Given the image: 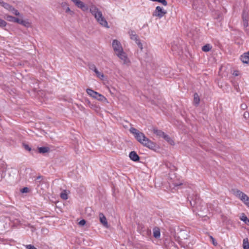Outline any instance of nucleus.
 Returning a JSON list of instances; mask_svg holds the SVG:
<instances>
[{"mask_svg": "<svg viewBox=\"0 0 249 249\" xmlns=\"http://www.w3.org/2000/svg\"><path fill=\"white\" fill-rule=\"evenodd\" d=\"M89 68L90 70L93 71L94 72L97 69L96 67L94 64H91L89 66Z\"/></svg>", "mask_w": 249, "mask_h": 249, "instance_id": "c85d7f7f", "label": "nucleus"}, {"mask_svg": "<svg viewBox=\"0 0 249 249\" xmlns=\"http://www.w3.org/2000/svg\"><path fill=\"white\" fill-rule=\"evenodd\" d=\"M241 220L244 221L247 225H249V219L245 215L242 216L240 218Z\"/></svg>", "mask_w": 249, "mask_h": 249, "instance_id": "a878e982", "label": "nucleus"}, {"mask_svg": "<svg viewBox=\"0 0 249 249\" xmlns=\"http://www.w3.org/2000/svg\"><path fill=\"white\" fill-rule=\"evenodd\" d=\"M243 20V25L245 27H247L248 26V19H244Z\"/></svg>", "mask_w": 249, "mask_h": 249, "instance_id": "f704fd0d", "label": "nucleus"}, {"mask_svg": "<svg viewBox=\"0 0 249 249\" xmlns=\"http://www.w3.org/2000/svg\"><path fill=\"white\" fill-rule=\"evenodd\" d=\"M116 54L122 60L123 64L126 65L130 64V61L124 51Z\"/></svg>", "mask_w": 249, "mask_h": 249, "instance_id": "0eeeda50", "label": "nucleus"}, {"mask_svg": "<svg viewBox=\"0 0 249 249\" xmlns=\"http://www.w3.org/2000/svg\"><path fill=\"white\" fill-rule=\"evenodd\" d=\"M144 146L154 151H157L160 149L159 144L154 141H139Z\"/></svg>", "mask_w": 249, "mask_h": 249, "instance_id": "20e7f679", "label": "nucleus"}, {"mask_svg": "<svg viewBox=\"0 0 249 249\" xmlns=\"http://www.w3.org/2000/svg\"><path fill=\"white\" fill-rule=\"evenodd\" d=\"M129 36L130 37V38L132 40H134L135 41H137V36L135 34V32L134 31H130L129 32Z\"/></svg>", "mask_w": 249, "mask_h": 249, "instance_id": "412c9836", "label": "nucleus"}, {"mask_svg": "<svg viewBox=\"0 0 249 249\" xmlns=\"http://www.w3.org/2000/svg\"><path fill=\"white\" fill-rule=\"evenodd\" d=\"M86 91L90 96L96 99L98 101L101 102H106L107 101V98L104 96L90 89H87Z\"/></svg>", "mask_w": 249, "mask_h": 249, "instance_id": "7ed1b4c3", "label": "nucleus"}, {"mask_svg": "<svg viewBox=\"0 0 249 249\" xmlns=\"http://www.w3.org/2000/svg\"><path fill=\"white\" fill-rule=\"evenodd\" d=\"M10 11H11L13 13V14L16 16H20V13L17 10H16L15 8H14V7H13L12 8V9Z\"/></svg>", "mask_w": 249, "mask_h": 249, "instance_id": "bb28decb", "label": "nucleus"}, {"mask_svg": "<svg viewBox=\"0 0 249 249\" xmlns=\"http://www.w3.org/2000/svg\"><path fill=\"white\" fill-rule=\"evenodd\" d=\"M108 89L110 93V94L111 95H113L114 94V92L112 90H111L108 88Z\"/></svg>", "mask_w": 249, "mask_h": 249, "instance_id": "a19ab883", "label": "nucleus"}, {"mask_svg": "<svg viewBox=\"0 0 249 249\" xmlns=\"http://www.w3.org/2000/svg\"><path fill=\"white\" fill-rule=\"evenodd\" d=\"M112 47L115 54H117L122 51H123L121 44L117 40H113L112 42Z\"/></svg>", "mask_w": 249, "mask_h": 249, "instance_id": "1a4fd4ad", "label": "nucleus"}, {"mask_svg": "<svg viewBox=\"0 0 249 249\" xmlns=\"http://www.w3.org/2000/svg\"><path fill=\"white\" fill-rule=\"evenodd\" d=\"M130 159L134 161H138L140 160V157L135 151H131L129 154Z\"/></svg>", "mask_w": 249, "mask_h": 249, "instance_id": "ddd939ff", "label": "nucleus"}, {"mask_svg": "<svg viewBox=\"0 0 249 249\" xmlns=\"http://www.w3.org/2000/svg\"><path fill=\"white\" fill-rule=\"evenodd\" d=\"M172 142L170 143L171 144H174L173 143H172V142L173 143L174 142V141H171Z\"/></svg>", "mask_w": 249, "mask_h": 249, "instance_id": "49530a36", "label": "nucleus"}, {"mask_svg": "<svg viewBox=\"0 0 249 249\" xmlns=\"http://www.w3.org/2000/svg\"><path fill=\"white\" fill-rule=\"evenodd\" d=\"M233 194L249 208V197L246 194L237 189L233 190Z\"/></svg>", "mask_w": 249, "mask_h": 249, "instance_id": "f03ea898", "label": "nucleus"}, {"mask_svg": "<svg viewBox=\"0 0 249 249\" xmlns=\"http://www.w3.org/2000/svg\"><path fill=\"white\" fill-rule=\"evenodd\" d=\"M243 247L244 249H249V242L247 238L243 239Z\"/></svg>", "mask_w": 249, "mask_h": 249, "instance_id": "6ab92c4d", "label": "nucleus"}, {"mask_svg": "<svg viewBox=\"0 0 249 249\" xmlns=\"http://www.w3.org/2000/svg\"><path fill=\"white\" fill-rule=\"evenodd\" d=\"M60 197L64 200H67L68 198V194L66 190H64L62 192V193L60 194Z\"/></svg>", "mask_w": 249, "mask_h": 249, "instance_id": "5701e85b", "label": "nucleus"}, {"mask_svg": "<svg viewBox=\"0 0 249 249\" xmlns=\"http://www.w3.org/2000/svg\"><path fill=\"white\" fill-rule=\"evenodd\" d=\"M89 12L94 17L99 24L104 27L109 28L107 22L104 17L102 11L96 5L94 4L90 5Z\"/></svg>", "mask_w": 249, "mask_h": 249, "instance_id": "f257e3e1", "label": "nucleus"}, {"mask_svg": "<svg viewBox=\"0 0 249 249\" xmlns=\"http://www.w3.org/2000/svg\"><path fill=\"white\" fill-rule=\"evenodd\" d=\"M122 97H123V96H121L120 97H119V100H121V99H122Z\"/></svg>", "mask_w": 249, "mask_h": 249, "instance_id": "a18cd8bd", "label": "nucleus"}, {"mask_svg": "<svg viewBox=\"0 0 249 249\" xmlns=\"http://www.w3.org/2000/svg\"><path fill=\"white\" fill-rule=\"evenodd\" d=\"M100 221L101 223L106 228L108 227V225L105 216L102 213L99 214Z\"/></svg>", "mask_w": 249, "mask_h": 249, "instance_id": "2eb2a0df", "label": "nucleus"}, {"mask_svg": "<svg viewBox=\"0 0 249 249\" xmlns=\"http://www.w3.org/2000/svg\"><path fill=\"white\" fill-rule=\"evenodd\" d=\"M20 21L21 22H19V24H21L24 26L28 27L30 25V23L28 21L24 20L23 19L20 18Z\"/></svg>", "mask_w": 249, "mask_h": 249, "instance_id": "393cba45", "label": "nucleus"}, {"mask_svg": "<svg viewBox=\"0 0 249 249\" xmlns=\"http://www.w3.org/2000/svg\"><path fill=\"white\" fill-rule=\"evenodd\" d=\"M152 131L153 133L157 135V138L158 139H163L165 140H168L170 139L168 135L165 134L163 132L160 130L153 128Z\"/></svg>", "mask_w": 249, "mask_h": 249, "instance_id": "9b49d317", "label": "nucleus"}, {"mask_svg": "<svg viewBox=\"0 0 249 249\" xmlns=\"http://www.w3.org/2000/svg\"><path fill=\"white\" fill-rule=\"evenodd\" d=\"M241 107L243 109H245L247 108V106L246 104H242L241 105Z\"/></svg>", "mask_w": 249, "mask_h": 249, "instance_id": "58836bf2", "label": "nucleus"}, {"mask_svg": "<svg viewBox=\"0 0 249 249\" xmlns=\"http://www.w3.org/2000/svg\"><path fill=\"white\" fill-rule=\"evenodd\" d=\"M136 43L138 45V47L141 49H142V44L140 42V41L138 39L137 41H136Z\"/></svg>", "mask_w": 249, "mask_h": 249, "instance_id": "72a5a7b5", "label": "nucleus"}, {"mask_svg": "<svg viewBox=\"0 0 249 249\" xmlns=\"http://www.w3.org/2000/svg\"><path fill=\"white\" fill-rule=\"evenodd\" d=\"M7 23L3 20L0 18V27H4L6 26Z\"/></svg>", "mask_w": 249, "mask_h": 249, "instance_id": "cd10ccee", "label": "nucleus"}, {"mask_svg": "<svg viewBox=\"0 0 249 249\" xmlns=\"http://www.w3.org/2000/svg\"><path fill=\"white\" fill-rule=\"evenodd\" d=\"M131 133L134 135L135 138L137 140H145L146 137L143 133L140 132L134 127H131L129 129Z\"/></svg>", "mask_w": 249, "mask_h": 249, "instance_id": "423d86ee", "label": "nucleus"}, {"mask_svg": "<svg viewBox=\"0 0 249 249\" xmlns=\"http://www.w3.org/2000/svg\"><path fill=\"white\" fill-rule=\"evenodd\" d=\"M38 151L39 153L45 154L50 152V149L48 146H43L38 147Z\"/></svg>", "mask_w": 249, "mask_h": 249, "instance_id": "dca6fc26", "label": "nucleus"}, {"mask_svg": "<svg viewBox=\"0 0 249 249\" xmlns=\"http://www.w3.org/2000/svg\"><path fill=\"white\" fill-rule=\"evenodd\" d=\"M167 11L163 8L158 6L156 7L155 10L152 13V16L159 18H162L167 14Z\"/></svg>", "mask_w": 249, "mask_h": 249, "instance_id": "39448f33", "label": "nucleus"}, {"mask_svg": "<svg viewBox=\"0 0 249 249\" xmlns=\"http://www.w3.org/2000/svg\"><path fill=\"white\" fill-rule=\"evenodd\" d=\"M212 46L209 44H206L202 47V50L205 52H207L210 51L212 49Z\"/></svg>", "mask_w": 249, "mask_h": 249, "instance_id": "4be33fe9", "label": "nucleus"}, {"mask_svg": "<svg viewBox=\"0 0 249 249\" xmlns=\"http://www.w3.org/2000/svg\"><path fill=\"white\" fill-rule=\"evenodd\" d=\"M2 6L3 7L6 9H7V10H9L10 11H11L12 8L13 7L11 5L9 4L8 3H5V2H3Z\"/></svg>", "mask_w": 249, "mask_h": 249, "instance_id": "b1692460", "label": "nucleus"}, {"mask_svg": "<svg viewBox=\"0 0 249 249\" xmlns=\"http://www.w3.org/2000/svg\"><path fill=\"white\" fill-rule=\"evenodd\" d=\"M21 192L22 193H26L29 192V188L28 187H24L21 190Z\"/></svg>", "mask_w": 249, "mask_h": 249, "instance_id": "7c9ffc66", "label": "nucleus"}, {"mask_svg": "<svg viewBox=\"0 0 249 249\" xmlns=\"http://www.w3.org/2000/svg\"><path fill=\"white\" fill-rule=\"evenodd\" d=\"M60 5L66 14L71 16H73L74 15V12L70 9L69 4L68 2L66 1L62 2L60 3Z\"/></svg>", "mask_w": 249, "mask_h": 249, "instance_id": "9d476101", "label": "nucleus"}, {"mask_svg": "<svg viewBox=\"0 0 249 249\" xmlns=\"http://www.w3.org/2000/svg\"><path fill=\"white\" fill-rule=\"evenodd\" d=\"M233 74L235 76H238L239 75L238 71H234L233 73Z\"/></svg>", "mask_w": 249, "mask_h": 249, "instance_id": "ea45409f", "label": "nucleus"}, {"mask_svg": "<svg viewBox=\"0 0 249 249\" xmlns=\"http://www.w3.org/2000/svg\"><path fill=\"white\" fill-rule=\"evenodd\" d=\"M85 224H86V221L84 219H82L78 222L79 225L81 226H83L85 225Z\"/></svg>", "mask_w": 249, "mask_h": 249, "instance_id": "2f4dec72", "label": "nucleus"}, {"mask_svg": "<svg viewBox=\"0 0 249 249\" xmlns=\"http://www.w3.org/2000/svg\"><path fill=\"white\" fill-rule=\"evenodd\" d=\"M94 72L95 73L96 75V76H97L98 78H99V79H101V80H103V79H104V77H105V75H104V74L102 72H101L99 71L98 70V69H97V70L94 71Z\"/></svg>", "mask_w": 249, "mask_h": 249, "instance_id": "aec40b11", "label": "nucleus"}, {"mask_svg": "<svg viewBox=\"0 0 249 249\" xmlns=\"http://www.w3.org/2000/svg\"><path fill=\"white\" fill-rule=\"evenodd\" d=\"M74 5L78 8L81 9L83 11H86L88 10V7L84 2L80 0H71Z\"/></svg>", "mask_w": 249, "mask_h": 249, "instance_id": "6e6552de", "label": "nucleus"}, {"mask_svg": "<svg viewBox=\"0 0 249 249\" xmlns=\"http://www.w3.org/2000/svg\"><path fill=\"white\" fill-rule=\"evenodd\" d=\"M242 17H243V20H244V19L248 20V14L245 11L243 12Z\"/></svg>", "mask_w": 249, "mask_h": 249, "instance_id": "c756f323", "label": "nucleus"}, {"mask_svg": "<svg viewBox=\"0 0 249 249\" xmlns=\"http://www.w3.org/2000/svg\"><path fill=\"white\" fill-rule=\"evenodd\" d=\"M87 103H88L89 105H90V101H89V100H87Z\"/></svg>", "mask_w": 249, "mask_h": 249, "instance_id": "c03bdc74", "label": "nucleus"}, {"mask_svg": "<svg viewBox=\"0 0 249 249\" xmlns=\"http://www.w3.org/2000/svg\"><path fill=\"white\" fill-rule=\"evenodd\" d=\"M25 247L27 249H36L34 246H33L32 245H26Z\"/></svg>", "mask_w": 249, "mask_h": 249, "instance_id": "473e14b6", "label": "nucleus"}, {"mask_svg": "<svg viewBox=\"0 0 249 249\" xmlns=\"http://www.w3.org/2000/svg\"><path fill=\"white\" fill-rule=\"evenodd\" d=\"M153 236L156 238H159L160 236V229L156 227L153 229Z\"/></svg>", "mask_w": 249, "mask_h": 249, "instance_id": "f3484780", "label": "nucleus"}, {"mask_svg": "<svg viewBox=\"0 0 249 249\" xmlns=\"http://www.w3.org/2000/svg\"><path fill=\"white\" fill-rule=\"evenodd\" d=\"M41 178V176H38L37 178H36V179H39L40 178Z\"/></svg>", "mask_w": 249, "mask_h": 249, "instance_id": "37998d69", "label": "nucleus"}, {"mask_svg": "<svg viewBox=\"0 0 249 249\" xmlns=\"http://www.w3.org/2000/svg\"><path fill=\"white\" fill-rule=\"evenodd\" d=\"M23 145L24 146L25 149H26L27 150L29 151L31 150V148L30 147L29 145L25 144H24Z\"/></svg>", "mask_w": 249, "mask_h": 249, "instance_id": "e433bc0d", "label": "nucleus"}, {"mask_svg": "<svg viewBox=\"0 0 249 249\" xmlns=\"http://www.w3.org/2000/svg\"><path fill=\"white\" fill-rule=\"evenodd\" d=\"M3 1L1 0H0V4L2 6L3 3Z\"/></svg>", "mask_w": 249, "mask_h": 249, "instance_id": "79ce46f5", "label": "nucleus"}, {"mask_svg": "<svg viewBox=\"0 0 249 249\" xmlns=\"http://www.w3.org/2000/svg\"><path fill=\"white\" fill-rule=\"evenodd\" d=\"M210 237H211V238L212 240V242H213V244L214 246H216L217 245V243H216V242H215L214 239L212 236H211Z\"/></svg>", "mask_w": 249, "mask_h": 249, "instance_id": "4c0bfd02", "label": "nucleus"}, {"mask_svg": "<svg viewBox=\"0 0 249 249\" xmlns=\"http://www.w3.org/2000/svg\"><path fill=\"white\" fill-rule=\"evenodd\" d=\"M4 18L5 19H6L7 21H10V22H16V23H18V24H19V22H21L20 21V18H15L13 16L8 15H5Z\"/></svg>", "mask_w": 249, "mask_h": 249, "instance_id": "f8f14e48", "label": "nucleus"}, {"mask_svg": "<svg viewBox=\"0 0 249 249\" xmlns=\"http://www.w3.org/2000/svg\"><path fill=\"white\" fill-rule=\"evenodd\" d=\"M241 60L243 63L249 64V51L241 55Z\"/></svg>", "mask_w": 249, "mask_h": 249, "instance_id": "4468645a", "label": "nucleus"}, {"mask_svg": "<svg viewBox=\"0 0 249 249\" xmlns=\"http://www.w3.org/2000/svg\"><path fill=\"white\" fill-rule=\"evenodd\" d=\"M243 116H244V117L247 119L249 118V113L247 111L245 112Z\"/></svg>", "mask_w": 249, "mask_h": 249, "instance_id": "c9c22d12", "label": "nucleus"}, {"mask_svg": "<svg viewBox=\"0 0 249 249\" xmlns=\"http://www.w3.org/2000/svg\"><path fill=\"white\" fill-rule=\"evenodd\" d=\"M200 102V98L197 93H196L194 95V104L196 106H198Z\"/></svg>", "mask_w": 249, "mask_h": 249, "instance_id": "a211bd4d", "label": "nucleus"}]
</instances>
